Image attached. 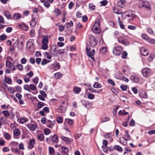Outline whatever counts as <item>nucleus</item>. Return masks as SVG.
<instances>
[{
    "mask_svg": "<svg viewBox=\"0 0 155 155\" xmlns=\"http://www.w3.org/2000/svg\"><path fill=\"white\" fill-rule=\"evenodd\" d=\"M124 20L126 21H130L135 17V15L130 10H128L124 12L121 15Z\"/></svg>",
    "mask_w": 155,
    "mask_h": 155,
    "instance_id": "f257e3e1",
    "label": "nucleus"
},
{
    "mask_svg": "<svg viewBox=\"0 0 155 155\" xmlns=\"http://www.w3.org/2000/svg\"><path fill=\"white\" fill-rule=\"evenodd\" d=\"M92 30L94 33L96 34H99L101 32L100 29V21L97 20L94 24L92 27Z\"/></svg>",
    "mask_w": 155,
    "mask_h": 155,
    "instance_id": "f03ea898",
    "label": "nucleus"
},
{
    "mask_svg": "<svg viewBox=\"0 0 155 155\" xmlns=\"http://www.w3.org/2000/svg\"><path fill=\"white\" fill-rule=\"evenodd\" d=\"M123 51V48L121 46H117L114 48L113 49V53L114 54L117 56H119L120 55L121 52Z\"/></svg>",
    "mask_w": 155,
    "mask_h": 155,
    "instance_id": "7ed1b4c3",
    "label": "nucleus"
},
{
    "mask_svg": "<svg viewBox=\"0 0 155 155\" xmlns=\"http://www.w3.org/2000/svg\"><path fill=\"white\" fill-rule=\"evenodd\" d=\"M97 41L93 36H91L89 39V44L91 47H95L97 45Z\"/></svg>",
    "mask_w": 155,
    "mask_h": 155,
    "instance_id": "20e7f679",
    "label": "nucleus"
},
{
    "mask_svg": "<svg viewBox=\"0 0 155 155\" xmlns=\"http://www.w3.org/2000/svg\"><path fill=\"white\" fill-rule=\"evenodd\" d=\"M151 73V70L150 69L146 68H143L142 71V74L143 76L147 77L150 75Z\"/></svg>",
    "mask_w": 155,
    "mask_h": 155,
    "instance_id": "39448f33",
    "label": "nucleus"
},
{
    "mask_svg": "<svg viewBox=\"0 0 155 155\" xmlns=\"http://www.w3.org/2000/svg\"><path fill=\"white\" fill-rule=\"evenodd\" d=\"M103 145L102 146V148L103 149V150L104 152H107L108 151L107 146L108 144L107 141L105 140H103L102 141Z\"/></svg>",
    "mask_w": 155,
    "mask_h": 155,
    "instance_id": "423d86ee",
    "label": "nucleus"
},
{
    "mask_svg": "<svg viewBox=\"0 0 155 155\" xmlns=\"http://www.w3.org/2000/svg\"><path fill=\"white\" fill-rule=\"evenodd\" d=\"M37 127L36 124H28L27 125L29 129L30 130H32V131L35 130L36 129Z\"/></svg>",
    "mask_w": 155,
    "mask_h": 155,
    "instance_id": "0eeeda50",
    "label": "nucleus"
},
{
    "mask_svg": "<svg viewBox=\"0 0 155 155\" xmlns=\"http://www.w3.org/2000/svg\"><path fill=\"white\" fill-rule=\"evenodd\" d=\"M118 40L119 42L122 43L125 45H127V41L126 40H125L124 38L122 37H120L118 38Z\"/></svg>",
    "mask_w": 155,
    "mask_h": 155,
    "instance_id": "6e6552de",
    "label": "nucleus"
},
{
    "mask_svg": "<svg viewBox=\"0 0 155 155\" xmlns=\"http://www.w3.org/2000/svg\"><path fill=\"white\" fill-rule=\"evenodd\" d=\"M140 51L142 55L144 56L147 55L148 54V51L143 47H142L141 48Z\"/></svg>",
    "mask_w": 155,
    "mask_h": 155,
    "instance_id": "1a4fd4ad",
    "label": "nucleus"
},
{
    "mask_svg": "<svg viewBox=\"0 0 155 155\" xmlns=\"http://www.w3.org/2000/svg\"><path fill=\"white\" fill-rule=\"evenodd\" d=\"M3 14L8 19H12V17L11 15H10L9 12L8 11H4L3 12Z\"/></svg>",
    "mask_w": 155,
    "mask_h": 155,
    "instance_id": "9d476101",
    "label": "nucleus"
},
{
    "mask_svg": "<svg viewBox=\"0 0 155 155\" xmlns=\"http://www.w3.org/2000/svg\"><path fill=\"white\" fill-rule=\"evenodd\" d=\"M50 38V36L48 35H46L44 37V38L42 39V43L44 44H48V38Z\"/></svg>",
    "mask_w": 155,
    "mask_h": 155,
    "instance_id": "9b49d317",
    "label": "nucleus"
},
{
    "mask_svg": "<svg viewBox=\"0 0 155 155\" xmlns=\"http://www.w3.org/2000/svg\"><path fill=\"white\" fill-rule=\"evenodd\" d=\"M19 27L22 30H24L25 31H27L28 29V27L25 24H23L22 25H19Z\"/></svg>",
    "mask_w": 155,
    "mask_h": 155,
    "instance_id": "f8f14e48",
    "label": "nucleus"
},
{
    "mask_svg": "<svg viewBox=\"0 0 155 155\" xmlns=\"http://www.w3.org/2000/svg\"><path fill=\"white\" fill-rule=\"evenodd\" d=\"M130 79L134 82L137 83L139 81L138 78L136 76H131L130 77Z\"/></svg>",
    "mask_w": 155,
    "mask_h": 155,
    "instance_id": "ddd939ff",
    "label": "nucleus"
},
{
    "mask_svg": "<svg viewBox=\"0 0 155 155\" xmlns=\"http://www.w3.org/2000/svg\"><path fill=\"white\" fill-rule=\"evenodd\" d=\"M113 10L114 12L116 14H122L123 13L121 10L118 8L117 7H115Z\"/></svg>",
    "mask_w": 155,
    "mask_h": 155,
    "instance_id": "4468645a",
    "label": "nucleus"
},
{
    "mask_svg": "<svg viewBox=\"0 0 155 155\" xmlns=\"http://www.w3.org/2000/svg\"><path fill=\"white\" fill-rule=\"evenodd\" d=\"M35 140L34 139H32L30 140L29 141L28 146H29L31 149L34 147V144H35Z\"/></svg>",
    "mask_w": 155,
    "mask_h": 155,
    "instance_id": "2eb2a0df",
    "label": "nucleus"
},
{
    "mask_svg": "<svg viewBox=\"0 0 155 155\" xmlns=\"http://www.w3.org/2000/svg\"><path fill=\"white\" fill-rule=\"evenodd\" d=\"M83 101L85 103L84 104L85 107L87 108H90L92 104L91 103L89 102L88 101H86L85 102V100H84L83 101H82V102Z\"/></svg>",
    "mask_w": 155,
    "mask_h": 155,
    "instance_id": "dca6fc26",
    "label": "nucleus"
},
{
    "mask_svg": "<svg viewBox=\"0 0 155 155\" xmlns=\"http://www.w3.org/2000/svg\"><path fill=\"white\" fill-rule=\"evenodd\" d=\"M124 2H125L123 0H120L118 2L117 5L121 8H124L125 7Z\"/></svg>",
    "mask_w": 155,
    "mask_h": 155,
    "instance_id": "f3484780",
    "label": "nucleus"
},
{
    "mask_svg": "<svg viewBox=\"0 0 155 155\" xmlns=\"http://www.w3.org/2000/svg\"><path fill=\"white\" fill-rule=\"evenodd\" d=\"M125 132L126 134V135H125V137L126 138H123V139H124L126 141H127L128 140H129L130 139V135L128 133V132L127 130H126L125 131Z\"/></svg>",
    "mask_w": 155,
    "mask_h": 155,
    "instance_id": "a211bd4d",
    "label": "nucleus"
},
{
    "mask_svg": "<svg viewBox=\"0 0 155 155\" xmlns=\"http://www.w3.org/2000/svg\"><path fill=\"white\" fill-rule=\"evenodd\" d=\"M39 18V15L35 13L32 15V19L33 20V21H38Z\"/></svg>",
    "mask_w": 155,
    "mask_h": 155,
    "instance_id": "6ab92c4d",
    "label": "nucleus"
},
{
    "mask_svg": "<svg viewBox=\"0 0 155 155\" xmlns=\"http://www.w3.org/2000/svg\"><path fill=\"white\" fill-rule=\"evenodd\" d=\"M61 150H62V153H64L66 155V154L69 151L68 149L64 146L62 147Z\"/></svg>",
    "mask_w": 155,
    "mask_h": 155,
    "instance_id": "aec40b11",
    "label": "nucleus"
},
{
    "mask_svg": "<svg viewBox=\"0 0 155 155\" xmlns=\"http://www.w3.org/2000/svg\"><path fill=\"white\" fill-rule=\"evenodd\" d=\"M14 134L16 136H18L20 134V131L18 129H16L13 131Z\"/></svg>",
    "mask_w": 155,
    "mask_h": 155,
    "instance_id": "412c9836",
    "label": "nucleus"
},
{
    "mask_svg": "<svg viewBox=\"0 0 155 155\" xmlns=\"http://www.w3.org/2000/svg\"><path fill=\"white\" fill-rule=\"evenodd\" d=\"M114 149L117 151L122 152L123 151L122 148L119 145H116L114 147Z\"/></svg>",
    "mask_w": 155,
    "mask_h": 155,
    "instance_id": "4be33fe9",
    "label": "nucleus"
},
{
    "mask_svg": "<svg viewBox=\"0 0 155 155\" xmlns=\"http://www.w3.org/2000/svg\"><path fill=\"white\" fill-rule=\"evenodd\" d=\"M61 138L64 141H65L67 143H69L71 141L69 140V138L65 137L61 135Z\"/></svg>",
    "mask_w": 155,
    "mask_h": 155,
    "instance_id": "5701e85b",
    "label": "nucleus"
},
{
    "mask_svg": "<svg viewBox=\"0 0 155 155\" xmlns=\"http://www.w3.org/2000/svg\"><path fill=\"white\" fill-rule=\"evenodd\" d=\"M52 140L54 142L58 143V137L56 134L54 135Z\"/></svg>",
    "mask_w": 155,
    "mask_h": 155,
    "instance_id": "b1692460",
    "label": "nucleus"
},
{
    "mask_svg": "<svg viewBox=\"0 0 155 155\" xmlns=\"http://www.w3.org/2000/svg\"><path fill=\"white\" fill-rule=\"evenodd\" d=\"M144 3L148 4L149 3L148 2H147V1H146L145 2H144V1H143V2H140L139 3L138 5V7L139 8H141L142 7H143Z\"/></svg>",
    "mask_w": 155,
    "mask_h": 155,
    "instance_id": "393cba45",
    "label": "nucleus"
},
{
    "mask_svg": "<svg viewBox=\"0 0 155 155\" xmlns=\"http://www.w3.org/2000/svg\"><path fill=\"white\" fill-rule=\"evenodd\" d=\"M58 49V47L57 46L54 45H53L51 46V50L53 51L54 53H56Z\"/></svg>",
    "mask_w": 155,
    "mask_h": 155,
    "instance_id": "a878e982",
    "label": "nucleus"
},
{
    "mask_svg": "<svg viewBox=\"0 0 155 155\" xmlns=\"http://www.w3.org/2000/svg\"><path fill=\"white\" fill-rule=\"evenodd\" d=\"M13 18L15 19H18L21 18V16L19 13H15L13 15Z\"/></svg>",
    "mask_w": 155,
    "mask_h": 155,
    "instance_id": "bb28decb",
    "label": "nucleus"
},
{
    "mask_svg": "<svg viewBox=\"0 0 155 155\" xmlns=\"http://www.w3.org/2000/svg\"><path fill=\"white\" fill-rule=\"evenodd\" d=\"M58 110H59L58 112L60 113H64L65 111L64 107L62 105L60 106V107L58 108Z\"/></svg>",
    "mask_w": 155,
    "mask_h": 155,
    "instance_id": "cd10ccee",
    "label": "nucleus"
},
{
    "mask_svg": "<svg viewBox=\"0 0 155 155\" xmlns=\"http://www.w3.org/2000/svg\"><path fill=\"white\" fill-rule=\"evenodd\" d=\"M93 87L95 88H101V85L98 82H95L93 85Z\"/></svg>",
    "mask_w": 155,
    "mask_h": 155,
    "instance_id": "c85d7f7f",
    "label": "nucleus"
},
{
    "mask_svg": "<svg viewBox=\"0 0 155 155\" xmlns=\"http://www.w3.org/2000/svg\"><path fill=\"white\" fill-rule=\"evenodd\" d=\"M90 48L89 45H87L86 48V52L87 54V55L88 54H91Z\"/></svg>",
    "mask_w": 155,
    "mask_h": 155,
    "instance_id": "c756f323",
    "label": "nucleus"
},
{
    "mask_svg": "<svg viewBox=\"0 0 155 155\" xmlns=\"http://www.w3.org/2000/svg\"><path fill=\"white\" fill-rule=\"evenodd\" d=\"M5 80L6 82L8 84H10L12 83L11 80L9 78L6 77V76L5 77Z\"/></svg>",
    "mask_w": 155,
    "mask_h": 155,
    "instance_id": "7c9ffc66",
    "label": "nucleus"
},
{
    "mask_svg": "<svg viewBox=\"0 0 155 155\" xmlns=\"http://www.w3.org/2000/svg\"><path fill=\"white\" fill-rule=\"evenodd\" d=\"M38 21H33V20L32 19V21L30 23V26L32 27H34L36 25Z\"/></svg>",
    "mask_w": 155,
    "mask_h": 155,
    "instance_id": "2f4dec72",
    "label": "nucleus"
},
{
    "mask_svg": "<svg viewBox=\"0 0 155 155\" xmlns=\"http://www.w3.org/2000/svg\"><path fill=\"white\" fill-rule=\"evenodd\" d=\"M28 120V119L27 118H25L23 117H21L20 119V123L24 124Z\"/></svg>",
    "mask_w": 155,
    "mask_h": 155,
    "instance_id": "473e14b6",
    "label": "nucleus"
},
{
    "mask_svg": "<svg viewBox=\"0 0 155 155\" xmlns=\"http://www.w3.org/2000/svg\"><path fill=\"white\" fill-rule=\"evenodd\" d=\"M44 106V103L41 102H39L37 104L38 107L40 109L43 107Z\"/></svg>",
    "mask_w": 155,
    "mask_h": 155,
    "instance_id": "72a5a7b5",
    "label": "nucleus"
},
{
    "mask_svg": "<svg viewBox=\"0 0 155 155\" xmlns=\"http://www.w3.org/2000/svg\"><path fill=\"white\" fill-rule=\"evenodd\" d=\"M44 138V136L43 134H40L38 135V139L40 141H42Z\"/></svg>",
    "mask_w": 155,
    "mask_h": 155,
    "instance_id": "f704fd0d",
    "label": "nucleus"
},
{
    "mask_svg": "<svg viewBox=\"0 0 155 155\" xmlns=\"http://www.w3.org/2000/svg\"><path fill=\"white\" fill-rule=\"evenodd\" d=\"M127 85L122 84L120 86V88L123 91H125L127 90Z\"/></svg>",
    "mask_w": 155,
    "mask_h": 155,
    "instance_id": "c9c22d12",
    "label": "nucleus"
},
{
    "mask_svg": "<svg viewBox=\"0 0 155 155\" xmlns=\"http://www.w3.org/2000/svg\"><path fill=\"white\" fill-rule=\"evenodd\" d=\"M51 132V131L48 128H46L44 130V133L45 135H48Z\"/></svg>",
    "mask_w": 155,
    "mask_h": 155,
    "instance_id": "e433bc0d",
    "label": "nucleus"
},
{
    "mask_svg": "<svg viewBox=\"0 0 155 155\" xmlns=\"http://www.w3.org/2000/svg\"><path fill=\"white\" fill-rule=\"evenodd\" d=\"M12 65V64L11 62L9 61H6V66H8V68H10Z\"/></svg>",
    "mask_w": 155,
    "mask_h": 155,
    "instance_id": "4c0bfd02",
    "label": "nucleus"
},
{
    "mask_svg": "<svg viewBox=\"0 0 155 155\" xmlns=\"http://www.w3.org/2000/svg\"><path fill=\"white\" fill-rule=\"evenodd\" d=\"M63 120V118L60 117H58L56 119L57 122L59 124L61 123L62 122Z\"/></svg>",
    "mask_w": 155,
    "mask_h": 155,
    "instance_id": "58836bf2",
    "label": "nucleus"
},
{
    "mask_svg": "<svg viewBox=\"0 0 155 155\" xmlns=\"http://www.w3.org/2000/svg\"><path fill=\"white\" fill-rule=\"evenodd\" d=\"M15 88L16 89V91L21 93V87L19 86H17L15 87Z\"/></svg>",
    "mask_w": 155,
    "mask_h": 155,
    "instance_id": "ea45409f",
    "label": "nucleus"
},
{
    "mask_svg": "<svg viewBox=\"0 0 155 155\" xmlns=\"http://www.w3.org/2000/svg\"><path fill=\"white\" fill-rule=\"evenodd\" d=\"M55 77H57L58 79H59L61 78L62 76V74H60L59 72H57L55 74Z\"/></svg>",
    "mask_w": 155,
    "mask_h": 155,
    "instance_id": "a19ab883",
    "label": "nucleus"
},
{
    "mask_svg": "<svg viewBox=\"0 0 155 155\" xmlns=\"http://www.w3.org/2000/svg\"><path fill=\"white\" fill-rule=\"evenodd\" d=\"M49 153L50 154H52L54 153V149L53 148L51 147H49Z\"/></svg>",
    "mask_w": 155,
    "mask_h": 155,
    "instance_id": "79ce46f5",
    "label": "nucleus"
},
{
    "mask_svg": "<svg viewBox=\"0 0 155 155\" xmlns=\"http://www.w3.org/2000/svg\"><path fill=\"white\" fill-rule=\"evenodd\" d=\"M41 2L44 3V5L46 7L48 8L50 6V4L48 2H44V0H41Z\"/></svg>",
    "mask_w": 155,
    "mask_h": 155,
    "instance_id": "37998d69",
    "label": "nucleus"
},
{
    "mask_svg": "<svg viewBox=\"0 0 155 155\" xmlns=\"http://www.w3.org/2000/svg\"><path fill=\"white\" fill-rule=\"evenodd\" d=\"M155 55L153 54H151L148 58V60L149 62H151L154 59Z\"/></svg>",
    "mask_w": 155,
    "mask_h": 155,
    "instance_id": "c03bdc74",
    "label": "nucleus"
},
{
    "mask_svg": "<svg viewBox=\"0 0 155 155\" xmlns=\"http://www.w3.org/2000/svg\"><path fill=\"white\" fill-rule=\"evenodd\" d=\"M5 116L6 117H8L10 115V114L8 110H4L2 112Z\"/></svg>",
    "mask_w": 155,
    "mask_h": 155,
    "instance_id": "a18cd8bd",
    "label": "nucleus"
},
{
    "mask_svg": "<svg viewBox=\"0 0 155 155\" xmlns=\"http://www.w3.org/2000/svg\"><path fill=\"white\" fill-rule=\"evenodd\" d=\"M94 96L93 94H88L87 97L88 99L92 100L94 99Z\"/></svg>",
    "mask_w": 155,
    "mask_h": 155,
    "instance_id": "49530a36",
    "label": "nucleus"
},
{
    "mask_svg": "<svg viewBox=\"0 0 155 155\" xmlns=\"http://www.w3.org/2000/svg\"><path fill=\"white\" fill-rule=\"evenodd\" d=\"M5 138L7 140H9L11 138V136L8 133H6L4 134Z\"/></svg>",
    "mask_w": 155,
    "mask_h": 155,
    "instance_id": "de8ad7c7",
    "label": "nucleus"
},
{
    "mask_svg": "<svg viewBox=\"0 0 155 155\" xmlns=\"http://www.w3.org/2000/svg\"><path fill=\"white\" fill-rule=\"evenodd\" d=\"M127 52L125 51H124L122 54V58L124 59L126 58H127Z\"/></svg>",
    "mask_w": 155,
    "mask_h": 155,
    "instance_id": "09e8293b",
    "label": "nucleus"
},
{
    "mask_svg": "<svg viewBox=\"0 0 155 155\" xmlns=\"http://www.w3.org/2000/svg\"><path fill=\"white\" fill-rule=\"evenodd\" d=\"M7 38V36L4 34L0 36V39L2 41L6 40Z\"/></svg>",
    "mask_w": 155,
    "mask_h": 155,
    "instance_id": "8fccbe9b",
    "label": "nucleus"
},
{
    "mask_svg": "<svg viewBox=\"0 0 155 155\" xmlns=\"http://www.w3.org/2000/svg\"><path fill=\"white\" fill-rule=\"evenodd\" d=\"M54 12L56 14L57 16H58L60 14L61 12L59 9L55 8L54 10Z\"/></svg>",
    "mask_w": 155,
    "mask_h": 155,
    "instance_id": "3c124183",
    "label": "nucleus"
},
{
    "mask_svg": "<svg viewBox=\"0 0 155 155\" xmlns=\"http://www.w3.org/2000/svg\"><path fill=\"white\" fill-rule=\"evenodd\" d=\"M111 135H112L111 133H109L107 134H105L104 135V137L105 138L108 139H110L111 138Z\"/></svg>",
    "mask_w": 155,
    "mask_h": 155,
    "instance_id": "603ef678",
    "label": "nucleus"
},
{
    "mask_svg": "<svg viewBox=\"0 0 155 155\" xmlns=\"http://www.w3.org/2000/svg\"><path fill=\"white\" fill-rule=\"evenodd\" d=\"M39 92L41 94V95L43 96L44 97H47V95L43 91L41 90Z\"/></svg>",
    "mask_w": 155,
    "mask_h": 155,
    "instance_id": "864d4df0",
    "label": "nucleus"
},
{
    "mask_svg": "<svg viewBox=\"0 0 155 155\" xmlns=\"http://www.w3.org/2000/svg\"><path fill=\"white\" fill-rule=\"evenodd\" d=\"M46 113H48L49 112V108L48 107H45L43 108L42 110Z\"/></svg>",
    "mask_w": 155,
    "mask_h": 155,
    "instance_id": "5fc2aeb1",
    "label": "nucleus"
},
{
    "mask_svg": "<svg viewBox=\"0 0 155 155\" xmlns=\"http://www.w3.org/2000/svg\"><path fill=\"white\" fill-rule=\"evenodd\" d=\"M23 42L22 41H21L20 43L19 44V45H18V49L21 50L23 48Z\"/></svg>",
    "mask_w": 155,
    "mask_h": 155,
    "instance_id": "6e6d98bb",
    "label": "nucleus"
},
{
    "mask_svg": "<svg viewBox=\"0 0 155 155\" xmlns=\"http://www.w3.org/2000/svg\"><path fill=\"white\" fill-rule=\"evenodd\" d=\"M8 90L10 92L12 93H14L15 92L14 88L11 87H9L8 88Z\"/></svg>",
    "mask_w": 155,
    "mask_h": 155,
    "instance_id": "4d7b16f0",
    "label": "nucleus"
},
{
    "mask_svg": "<svg viewBox=\"0 0 155 155\" xmlns=\"http://www.w3.org/2000/svg\"><path fill=\"white\" fill-rule=\"evenodd\" d=\"M18 69L20 71H22L23 69V66L22 65L18 64L17 65Z\"/></svg>",
    "mask_w": 155,
    "mask_h": 155,
    "instance_id": "13d9d810",
    "label": "nucleus"
},
{
    "mask_svg": "<svg viewBox=\"0 0 155 155\" xmlns=\"http://www.w3.org/2000/svg\"><path fill=\"white\" fill-rule=\"evenodd\" d=\"M88 89L89 91H91V92H94V93H97V94L100 93V91H99L98 90H96L94 89H91L90 88H88Z\"/></svg>",
    "mask_w": 155,
    "mask_h": 155,
    "instance_id": "bf43d9fd",
    "label": "nucleus"
},
{
    "mask_svg": "<svg viewBox=\"0 0 155 155\" xmlns=\"http://www.w3.org/2000/svg\"><path fill=\"white\" fill-rule=\"evenodd\" d=\"M42 45V48L44 50H46L48 48V46L47 44L43 43Z\"/></svg>",
    "mask_w": 155,
    "mask_h": 155,
    "instance_id": "052dcab7",
    "label": "nucleus"
},
{
    "mask_svg": "<svg viewBox=\"0 0 155 155\" xmlns=\"http://www.w3.org/2000/svg\"><path fill=\"white\" fill-rule=\"evenodd\" d=\"M30 88L33 90H35L36 89V86L33 84H31L30 85Z\"/></svg>",
    "mask_w": 155,
    "mask_h": 155,
    "instance_id": "680f3d73",
    "label": "nucleus"
},
{
    "mask_svg": "<svg viewBox=\"0 0 155 155\" xmlns=\"http://www.w3.org/2000/svg\"><path fill=\"white\" fill-rule=\"evenodd\" d=\"M95 6L94 5H93L92 4H89V8L93 10H94L95 9Z\"/></svg>",
    "mask_w": 155,
    "mask_h": 155,
    "instance_id": "e2e57ef3",
    "label": "nucleus"
},
{
    "mask_svg": "<svg viewBox=\"0 0 155 155\" xmlns=\"http://www.w3.org/2000/svg\"><path fill=\"white\" fill-rule=\"evenodd\" d=\"M30 35L32 37H33L35 36V34L34 29H31L30 31Z\"/></svg>",
    "mask_w": 155,
    "mask_h": 155,
    "instance_id": "0e129e2a",
    "label": "nucleus"
},
{
    "mask_svg": "<svg viewBox=\"0 0 155 155\" xmlns=\"http://www.w3.org/2000/svg\"><path fill=\"white\" fill-rule=\"evenodd\" d=\"M59 30L60 31H62L64 29V26L62 25H60L59 26Z\"/></svg>",
    "mask_w": 155,
    "mask_h": 155,
    "instance_id": "69168bd1",
    "label": "nucleus"
},
{
    "mask_svg": "<svg viewBox=\"0 0 155 155\" xmlns=\"http://www.w3.org/2000/svg\"><path fill=\"white\" fill-rule=\"evenodd\" d=\"M74 4L72 2H71L69 3L68 5L69 8V9H71L72 8V7L74 6Z\"/></svg>",
    "mask_w": 155,
    "mask_h": 155,
    "instance_id": "338daca9",
    "label": "nucleus"
},
{
    "mask_svg": "<svg viewBox=\"0 0 155 155\" xmlns=\"http://www.w3.org/2000/svg\"><path fill=\"white\" fill-rule=\"evenodd\" d=\"M100 3L102 5L105 6L107 5V0H104L101 2Z\"/></svg>",
    "mask_w": 155,
    "mask_h": 155,
    "instance_id": "774afa93",
    "label": "nucleus"
}]
</instances>
